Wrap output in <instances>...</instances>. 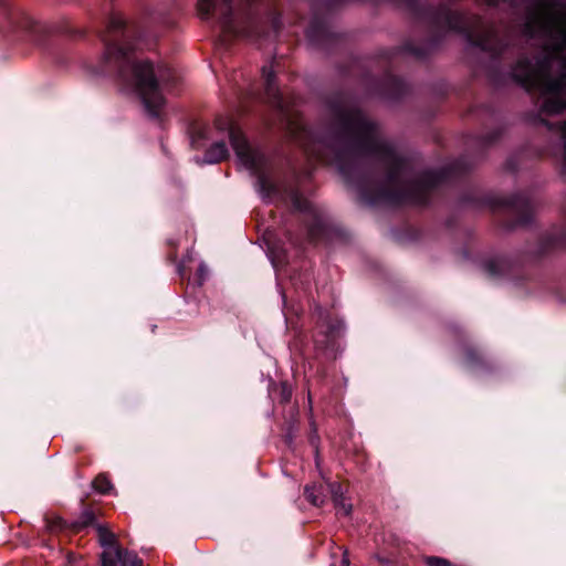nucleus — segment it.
<instances>
[{"label":"nucleus","mask_w":566,"mask_h":566,"mask_svg":"<svg viewBox=\"0 0 566 566\" xmlns=\"http://www.w3.org/2000/svg\"><path fill=\"white\" fill-rule=\"evenodd\" d=\"M539 23L543 32L551 38L552 56L536 66L528 60H521L513 75L524 86L539 90L543 112L554 115L566 108V17L553 14L542 18ZM562 133L566 160V123Z\"/></svg>","instance_id":"1"},{"label":"nucleus","mask_w":566,"mask_h":566,"mask_svg":"<svg viewBox=\"0 0 566 566\" xmlns=\"http://www.w3.org/2000/svg\"><path fill=\"white\" fill-rule=\"evenodd\" d=\"M125 21L122 15L109 18L107 32L103 38L105 43L104 60L119 69L120 80L140 97L147 114L151 117L161 115L165 98L158 83L169 80V70L164 66L154 67L148 61L133 62L129 56L132 48L127 44H117L120 38L126 40Z\"/></svg>","instance_id":"2"},{"label":"nucleus","mask_w":566,"mask_h":566,"mask_svg":"<svg viewBox=\"0 0 566 566\" xmlns=\"http://www.w3.org/2000/svg\"><path fill=\"white\" fill-rule=\"evenodd\" d=\"M345 148L338 154V168L344 170V158L374 157L389 170V179L397 184L406 168V160L381 139L378 128L361 112L349 109L340 117Z\"/></svg>","instance_id":"3"},{"label":"nucleus","mask_w":566,"mask_h":566,"mask_svg":"<svg viewBox=\"0 0 566 566\" xmlns=\"http://www.w3.org/2000/svg\"><path fill=\"white\" fill-rule=\"evenodd\" d=\"M218 129H228L231 145L235 151L239 163L249 171L258 176V191L263 199L272 200L279 196L276 184L262 171L264 156L259 150L253 149L247 143L240 128L234 127L228 119L216 122Z\"/></svg>","instance_id":"4"},{"label":"nucleus","mask_w":566,"mask_h":566,"mask_svg":"<svg viewBox=\"0 0 566 566\" xmlns=\"http://www.w3.org/2000/svg\"><path fill=\"white\" fill-rule=\"evenodd\" d=\"M327 488L331 493L336 514L348 516L353 510V504L346 497L343 486L338 483H328Z\"/></svg>","instance_id":"5"},{"label":"nucleus","mask_w":566,"mask_h":566,"mask_svg":"<svg viewBox=\"0 0 566 566\" xmlns=\"http://www.w3.org/2000/svg\"><path fill=\"white\" fill-rule=\"evenodd\" d=\"M229 155L228 148L223 142L214 143L205 154L201 163L217 164L226 159Z\"/></svg>","instance_id":"6"},{"label":"nucleus","mask_w":566,"mask_h":566,"mask_svg":"<svg viewBox=\"0 0 566 566\" xmlns=\"http://www.w3.org/2000/svg\"><path fill=\"white\" fill-rule=\"evenodd\" d=\"M124 552L119 547L105 548L102 554V566H118V564L126 566Z\"/></svg>","instance_id":"7"},{"label":"nucleus","mask_w":566,"mask_h":566,"mask_svg":"<svg viewBox=\"0 0 566 566\" xmlns=\"http://www.w3.org/2000/svg\"><path fill=\"white\" fill-rule=\"evenodd\" d=\"M306 499L315 506H321L324 504V495L322 493V488L306 486L305 488Z\"/></svg>","instance_id":"8"},{"label":"nucleus","mask_w":566,"mask_h":566,"mask_svg":"<svg viewBox=\"0 0 566 566\" xmlns=\"http://www.w3.org/2000/svg\"><path fill=\"white\" fill-rule=\"evenodd\" d=\"M198 9L201 18L207 19L217 10L216 0H199Z\"/></svg>","instance_id":"9"},{"label":"nucleus","mask_w":566,"mask_h":566,"mask_svg":"<svg viewBox=\"0 0 566 566\" xmlns=\"http://www.w3.org/2000/svg\"><path fill=\"white\" fill-rule=\"evenodd\" d=\"M98 535H99L101 545L103 547H105V548L117 547L115 545L116 538H115V535L113 533L108 532L107 530H105L103 527H99L98 528Z\"/></svg>","instance_id":"10"},{"label":"nucleus","mask_w":566,"mask_h":566,"mask_svg":"<svg viewBox=\"0 0 566 566\" xmlns=\"http://www.w3.org/2000/svg\"><path fill=\"white\" fill-rule=\"evenodd\" d=\"M93 486L95 490H97L101 493H106L111 490L112 484L109 480L105 475H98L94 482Z\"/></svg>","instance_id":"11"},{"label":"nucleus","mask_w":566,"mask_h":566,"mask_svg":"<svg viewBox=\"0 0 566 566\" xmlns=\"http://www.w3.org/2000/svg\"><path fill=\"white\" fill-rule=\"evenodd\" d=\"M124 557L126 558V566H143V560L136 554L125 551Z\"/></svg>","instance_id":"12"},{"label":"nucleus","mask_w":566,"mask_h":566,"mask_svg":"<svg viewBox=\"0 0 566 566\" xmlns=\"http://www.w3.org/2000/svg\"><path fill=\"white\" fill-rule=\"evenodd\" d=\"M426 562L429 566H451L447 559L440 557H428Z\"/></svg>","instance_id":"13"},{"label":"nucleus","mask_w":566,"mask_h":566,"mask_svg":"<svg viewBox=\"0 0 566 566\" xmlns=\"http://www.w3.org/2000/svg\"><path fill=\"white\" fill-rule=\"evenodd\" d=\"M263 76L265 78V82H266V85H268V88L271 90V83H272V78H273V72L272 70H268V69H263Z\"/></svg>","instance_id":"14"},{"label":"nucleus","mask_w":566,"mask_h":566,"mask_svg":"<svg viewBox=\"0 0 566 566\" xmlns=\"http://www.w3.org/2000/svg\"><path fill=\"white\" fill-rule=\"evenodd\" d=\"M200 138H205V132L203 130H199L196 135L192 136L191 144H192L193 147H196V148L200 147V145H199V139Z\"/></svg>","instance_id":"15"},{"label":"nucleus","mask_w":566,"mask_h":566,"mask_svg":"<svg viewBox=\"0 0 566 566\" xmlns=\"http://www.w3.org/2000/svg\"><path fill=\"white\" fill-rule=\"evenodd\" d=\"M228 11H229V9L227 8V10L224 12H222L221 23H222L223 28L228 29L229 31H232L231 25H230V20L228 17Z\"/></svg>","instance_id":"16"},{"label":"nucleus","mask_w":566,"mask_h":566,"mask_svg":"<svg viewBox=\"0 0 566 566\" xmlns=\"http://www.w3.org/2000/svg\"><path fill=\"white\" fill-rule=\"evenodd\" d=\"M206 274H207V268L203 264H201L199 266V271H198V276H199L198 284H202V282L206 277Z\"/></svg>","instance_id":"17"},{"label":"nucleus","mask_w":566,"mask_h":566,"mask_svg":"<svg viewBox=\"0 0 566 566\" xmlns=\"http://www.w3.org/2000/svg\"><path fill=\"white\" fill-rule=\"evenodd\" d=\"M479 45L482 46L484 50H490L491 49V46L484 40H481L479 42Z\"/></svg>","instance_id":"18"},{"label":"nucleus","mask_w":566,"mask_h":566,"mask_svg":"<svg viewBox=\"0 0 566 566\" xmlns=\"http://www.w3.org/2000/svg\"><path fill=\"white\" fill-rule=\"evenodd\" d=\"M61 525H62V522L59 520V521L56 522V524H54V525H52V526H51V530L59 528V527H61Z\"/></svg>","instance_id":"19"},{"label":"nucleus","mask_w":566,"mask_h":566,"mask_svg":"<svg viewBox=\"0 0 566 566\" xmlns=\"http://www.w3.org/2000/svg\"><path fill=\"white\" fill-rule=\"evenodd\" d=\"M342 564V566H349V560L346 556H344Z\"/></svg>","instance_id":"20"}]
</instances>
